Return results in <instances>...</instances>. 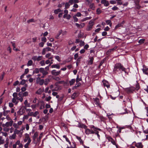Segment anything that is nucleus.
<instances>
[{"mask_svg": "<svg viewBox=\"0 0 148 148\" xmlns=\"http://www.w3.org/2000/svg\"><path fill=\"white\" fill-rule=\"evenodd\" d=\"M126 69L121 64L119 63H116L114 66V71L115 72L121 70L124 71L125 73H126L125 71Z\"/></svg>", "mask_w": 148, "mask_h": 148, "instance_id": "1", "label": "nucleus"}, {"mask_svg": "<svg viewBox=\"0 0 148 148\" xmlns=\"http://www.w3.org/2000/svg\"><path fill=\"white\" fill-rule=\"evenodd\" d=\"M27 142L25 145L24 147L25 148H27L31 142V140L29 137V134L26 133L25 134V138L24 139V141L25 143Z\"/></svg>", "mask_w": 148, "mask_h": 148, "instance_id": "2", "label": "nucleus"}, {"mask_svg": "<svg viewBox=\"0 0 148 148\" xmlns=\"http://www.w3.org/2000/svg\"><path fill=\"white\" fill-rule=\"evenodd\" d=\"M13 148H22L23 147V145L19 140H18L16 142L15 144L13 145Z\"/></svg>", "mask_w": 148, "mask_h": 148, "instance_id": "3", "label": "nucleus"}, {"mask_svg": "<svg viewBox=\"0 0 148 148\" xmlns=\"http://www.w3.org/2000/svg\"><path fill=\"white\" fill-rule=\"evenodd\" d=\"M44 80L41 79L40 77H37L36 78V83L39 84L40 86H42L44 84Z\"/></svg>", "mask_w": 148, "mask_h": 148, "instance_id": "4", "label": "nucleus"}, {"mask_svg": "<svg viewBox=\"0 0 148 148\" xmlns=\"http://www.w3.org/2000/svg\"><path fill=\"white\" fill-rule=\"evenodd\" d=\"M133 1H134V2L135 4V7L136 9L139 10L141 8H143L144 7V6H141L140 5L139 3L140 0H133Z\"/></svg>", "mask_w": 148, "mask_h": 148, "instance_id": "5", "label": "nucleus"}, {"mask_svg": "<svg viewBox=\"0 0 148 148\" xmlns=\"http://www.w3.org/2000/svg\"><path fill=\"white\" fill-rule=\"evenodd\" d=\"M94 24V22L92 20L90 21L89 22V25L86 28V30L87 31L90 30L92 28V27Z\"/></svg>", "mask_w": 148, "mask_h": 148, "instance_id": "6", "label": "nucleus"}, {"mask_svg": "<svg viewBox=\"0 0 148 148\" xmlns=\"http://www.w3.org/2000/svg\"><path fill=\"white\" fill-rule=\"evenodd\" d=\"M52 50V51H53L54 50L53 49H51L50 47H47L46 48H44L42 51V55H45L47 52L51 51Z\"/></svg>", "mask_w": 148, "mask_h": 148, "instance_id": "7", "label": "nucleus"}, {"mask_svg": "<svg viewBox=\"0 0 148 148\" xmlns=\"http://www.w3.org/2000/svg\"><path fill=\"white\" fill-rule=\"evenodd\" d=\"M132 145L138 148H142L143 147V145L141 142L136 143L134 142Z\"/></svg>", "mask_w": 148, "mask_h": 148, "instance_id": "8", "label": "nucleus"}, {"mask_svg": "<svg viewBox=\"0 0 148 148\" xmlns=\"http://www.w3.org/2000/svg\"><path fill=\"white\" fill-rule=\"evenodd\" d=\"M135 88L134 87L131 86L129 88H127L125 89V91L128 93H132L135 90Z\"/></svg>", "mask_w": 148, "mask_h": 148, "instance_id": "9", "label": "nucleus"}, {"mask_svg": "<svg viewBox=\"0 0 148 148\" xmlns=\"http://www.w3.org/2000/svg\"><path fill=\"white\" fill-rule=\"evenodd\" d=\"M107 138L109 141L111 142L113 145H115L116 148H118V145L116 144L115 140L113 139L112 137L110 136H108L107 137Z\"/></svg>", "mask_w": 148, "mask_h": 148, "instance_id": "10", "label": "nucleus"}, {"mask_svg": "<svg viewBox=\"0 0 148 148\" xmlns=\"http://www.w3.org/2000/svg\"><path fill=\"white\" fill-rule=\"evenodd\" d=\"M26 109L25 107H21L19 110L18 111L17 113L20 115L23 114L25 112V110Z\"/></svg>", "mask_w": 148, "mask_h": 148, "instance_id": "11", "label": "nucleus"}, {"mask_svg": "<svg viewBox=\"0 0 148 148\" xmlns=\"http://www.w3.org/2000/svg\"><path fill=\"white\" fill-rule=\"evenodd\" d=\"M13 121H11L7 122L5 124H3L2 125V126L3 127H9V126H12L13 125Z\"/></svg>", "mask_w": 148, "mask_h": 148, "instance_id": "12", "label": "nucleus"}, {"mask_svg": "<svg viewBox=\"0 0 148 148\" xmlns=\"http://www.w3.org/2000/svg\"><path fill=\"white\" fill-rule=\"evenodd\" d=\"M85 129V132L86 134L89 135L90 134H94L95 133V132L92 130L88 129L87 128Z\"/></svg>", "mask_w": 148, "mask_h": 148, "instance_id": "13", "label": "nucleus"}, {"mask_svg": "<svg viewBox=\"0 0 148 148\" xmlns=\"http://www.w3.org/2000/svg\"><path fill=\"white\" fill-rule=\"evenodd\" d=\"M38 132H35L34 133V134L32 137V139L33 140L34 143H36L38 142L37 141V140L36 141V139L38 137Z\"/></svg>", "mask_w": 148, "mask_h": 148, "instance_id": "14", "label": "nucleus"}, {"mask_svg": "<svg viewBox=\"0 0 148 148\" xmlns=\"http://www.w3.org/2000/svg\"><path fill=\"white\" fill-rule=\"evenodd\" d=\"M103 85L104 87H106L108 88L110 87V85L108 82L106 80H103L102 81Z\"/></svg>", "mask_w": 148, "mask_h": 148, "instance_id": "15", "label": "nucleus"}, {"mask_svg": "<svg viewBox=\"0 0 148 148\" xmlns=\"http://www.w3.org/2000/svg\"><path fill=\"white\" fill-rule=\"evenodd\" d=\"M61 73V71H57L56 70H53L51 71V73L52 75H55L57 76L60 75Z\"/></svg>", "mask_w": 148, "mask_h": 148, "instance_id": "16", "label": "nucleus"}, {"mask_svg": "<svg viewBox=\"0 0 148 148\" xmlns=\"http://www.w3.org/2000/svg\"><path fill=\"white\" fill-rule=\"evenodd\" d=\"M101 3L103 4L105 6H108L109 5V1L107 0H101Z\"/></svg>", "mask_w": 148, "mask_h": 148, "instance_id": "17", "label": "nucleus"}, {"mask_svg": "<svg viewBox=\"0 0 148 148\" xmlns=\"http://www.w3.org/2000/svg\"><path fill=\"white\" fill-rule=\"evenodd\" d=\"M40 72L43 75H46L48 73V72L45 71L44 69L42 68H40Z\"/></svg>", "mask_w": 148, "mask_h": 148, "instance_id": "18", "label": "nucleus"}, {"mask_svg": "<svg viewBox=\"0 0 148 148\" xmlns=\"http://www.w3.org/2000/svg\"><path fill=\"white\" fill-rule=\"evenodd\" d=\"M143 73L146 75L148 74V68L145 66H143Z\"/></svg>", "mask_w": 148, "mask_h": 148, "instance_id": "19", "label": "nucleus"}, {"mask_svg": "<svg viewBox=\"0 0 148 148\" xmlns=\"http://www.w3.org/2000/svg\"><path fill=\"white\" fill-rule=\"evenodd\" d=\"M40 110L44 109L45 108V103L43 101H40Z\"/></svg>", "mask_w": 148, "mask_h": 148, "instance_id": "20", "label": "nucleus"}, {"mask_svg": "<svg viewBox=\"0 0 148 148\" xmlns=\"http://www.w3.org/2000/svg\"><path fill=\"white\" fill-rule=\"evenodd\" d=\"M43 90H42V89L40 88L35 93L36 94L40 95L42 94V92H43Z\"/></svg>", "mask_w": 148, "mask_h": 148, "instance_id": "21", "label": "nucleus"}, {"mask_svg": "<svg viewBox=\"0 0 148 148\" xmlns=\"http://www.w3.org/2000/svg\"><path fill=\"white\" fill-rule=\"evenodd\" d=\"M78 127L82 128H84L85 129H86L87 128V126L83 123H79L78 124Z\"/></svg>", "mask_w": 148, "mask_h": 148, "instance_id": "22", "label": "nucleus"}, {"mask_svg": "<svg viewBox=\"0 0 148 148\" xmlns=\"http://www.w3.org/2000/svg\"><path fill=\"white\" fill-rule=\"evenodd\" d=\"M59 84V83L58 82H56L55 83V86H56V87L54 89L52 90V91H57L58 90L59 88H58V84Z\"/></svg>", "mask_w": 148, "mask_h": 148, "instance_id": "23", "label": "nucleus"}, {"mask_svg": "<svg viewBox=\"0 0 148 148\" xmlns=\"http://www.w3.org/2000/svg\"><path fill=\"white\" fill-rule=\"evenodd\" d=\"M24 128L23 129H21L20 130H18L17 129H15L14 130V133L16 135V134H18L21 132L24 129Z\"/></svg>", "mask_w": 148, "mask_h": 148, "instance_id": "24", "label": "nucleus"}, {"mask_svg": "<svg viewBox=\"0 0 148 148\" xmlns=\"http://www.w3.org/2000/svg\"><path fill=\"white\" fill-rule=\"evenodd\" d=\"M51 67L52 68H56L59 69L60 68V66L59 64H53L51 65Z\"/></svg>", "mask_w": 148, "mask_h": 148, "instance_id": "25", "label": "nucleus"}, {"mask_svg": "<svg viewBox=\"0 0 148 148\" xmlns=\"http://www.w3.org/2000/svg\"><path fill=\"white\" fill-rule=\"evenodd\" d=\"M76 137L79 141L80 143L83 145V141L81 137L77 136H76Z\"/></svg>", "mask_w": 148, "mask_h": 148, "instance_id": "26", "label": "nucleus"}, {"mask_svg": "<svg viewBox=\"0 0 148 148\" xmlns=\"http://www.w3.org/2000/svg\"><path fill=\"white\" fill-rule=\"evenodd\" d=\"M93 0H85V3L86 5H89L92 2Z\"/></svg>", "mask_w": 148, "mask_h": 148, "instance_id": "27", "label": "nucleus"}, {"mask_svg": "<svg viewBox=\"0 0 148 148\" xmlns=\"http://www.w3.org/2000/svg\"><path fill=\"white\" fill-rule=\"evenodd\" d=\"M90 60L88 61V64H89L91 65L93 64L94 58L93 57H91L89 58Z\"/></svg>", "mask_w": 148, "mask_h": 148, "instance_id": "28", "label": "nucleus"}, {"mask_svg": "<svg viewBox=\"0 0 148 148\" xmlns=\"http://www.w3.org/2000/svg\"><path fill=\"white\" fill-rule=\"evenodd\" d=\"M40 71V68L38 69V68H36L33 71V73H38Z\"/></svg>", "mask_w": 148, "mask_h": 148, "instance_id": "29", "label": "nucleus"}, {"mask_svg": "<svg viewBox=\"0 0 148 148\" xmlns=\"http://www.w3.org/2000/svg\"><path fill=\"white\" fill-rule=\"evenodd\" d=\"M11 43L12 44V46L13 47V49L14 50H15L16 51H19V50L17 49H16V47H15V44L14 43L12 42H11Z\"/></svg>", "mask_w": 148, "mask_h": 148, "instance_id": "30", "label": "nucleus"}, {"mask_svg": "<svg viewBox=\"0 0 148 148\" xmlns=\"http://www.w3.org/2000/svg\"><path fill=\"white\" fill-rule=\"evenodd\" d=\"M12 102L15 104L16 105H17L18 102V101L15 98H13L12 99Z\"/></svg>", "mask_w": 148, "mask_h": 148, "instance_id": "31", "label": "nucleus"}, {"mask_svg": "<svg viewBox=\"0 0 148 148\" xmlns=\"http://www.w3.org/2000/svg\"><path fill=\"white\" fill-rule=\"evenodd\" d=\"M43 135V133H41V134L40 135L39 137L37 138V141L38 142H39L40 141L41 138L42 137Z\"/></svg>", "mask_w": 148, "mask_h": 148, "instance_id": "32", "label": "nucleus"}, {"mask_svg": "<svg viewBox=\"0 0 148 148\" xmlns=\"http://www.w3.org/2000/svg\"><path fill=\"white\" fill-rule=\"evenodd\" d=\"M50 80L48 78H47L45 79L44 80V84L45 85H47L48 83L50 82Z\"/></svg>", "mask_w": 148, "mask_h": 148, "instance_id": "33", "label": "nucleus"}, {"mask_svg": "<svg viewBox=\"0 0 148 148\" xmlns=\"http://www.w3.org/2000/svg\"><path fill=\"white\" fill-rule=\"evenodd\" d=\"M89 7L92 10H94L95 9V4L93 3H91L89 5Z\"/></svg>", "mask_w": 148, "mask_h": 148, "instance_id": "34", "label": "nucleus"}, {"mask_svg": "<svg viewBox=\"0 0 148 148\" xmlns=\"http://www.w3.org/2000/svg\"><path fill=\"white\" fill-rule=\"evenodd\" d=\"M10 112V111L9 110L3 111V114L4 116H7L6 115H7V114Z\"/></svg>", "mask_w": 148, "mask_h": 148, "instance_id": "35", "label": "nucleus"}, {"mask_svg": "<svg viewBox=\"0 0 148 148\" xmlns=\"http://www.w3.org/2000/svg\"><path fill=\"white\" fill-rule=\"evenodd\" d=\"M123 23H121L118 24L114 28L115 29H117L119 27L122 26L123 25Z\"/></svg>", "mask_w": 148, "mask_h": 148, "instance_id": "36", "label": "nucleus"}, {"mask_svg": "<svg viewBox=\"0 0 148 148\" xmlns=\"http://www.w3.org/2000/svg\"><path fill=\"white\" fill-rule=\"evenodd\" d=\"M91 17L90 16L89 17H87L85 18L82 19L81 21L82 22H84V21H86V20H90V19H91Z\"/></svg>", "mask_w": 148, "mask_h": 148, "instance_id": "37", "label": "nucleus"}, {"mask_svg": "<svg viewBox=\"0 0 148 148\" xmlns=\"http://www.w3.org/2000/svg\"><path fill=\"white\" fill-rule=\"evenodd\" d=\"M61 11L60 9L58 8L55 10L54 11V12L55 14H57L59 12Z\"/></svg>", "mask_w": 148, "mask_h": 148, "instance_id": "38", "label": "nucleus"}, {"mask_svg": "<svg viewBox=\"0 0 148 148\" xmlns=\"http://www.w3.org/2000/svg\"><path fill=\"white\" fill-rule=\"evenodd\" d=\"M33 64V61L31 60H29L27 64V66H31Z\"/></svg>", "mask_w": 148, "mask_h": 148, "instance_id": "39", "label": "nucleus"}, {"mask_svg": "<svg viewBox=\"0 0 148 148\" xmlns=\"http://www.w3.org/2000/svg\"><path fill=\"white\" fill-rule=\"evenodd\" d=\"M75 79H71V80H70L69 82L70 85L71 86L73 84L75 83Z\"/></svg>", "mask_w": 148, "mask_h": 148, "instance_id": "40", "label": "nucleus"}, {"mask_svg": "<svg viewBox=\"0 0 148 148\" xmlns=\"http://www.w3.org/2000/svg\"><path fill=\"white\" fill-rule=\"evenodd\" d=\"M70 6L69 3L67 2L65 4V9H66L69 8Z\"/></svg>", "mask_w": 148, "mask_h": 148, "instance_id": "41", "label": "nucleus"}, {"mask_svg": "<svg viewBox=\"0 0 148 148\" xmlns=\"http://www.w3.org/2000/svg\"><path fill=\"white\" fill-rule=\"evenodd\" d=\"M16 135L14 133L12 135L10 136L9 138L10 139H15L16 137Z\"/></svg>", "mask_w": 148, "mask_h": 148, "instance_id": "42", "label": "nucleus"}, {"mask_svg": "<svg viewBox=\"0 0 148 148\" xmlns=\"http://www.w3.org/2000/svg\"><path fill=\"white\" fill-rule=\"evenodd\" d=\"M77 96V93L76 92H74L71 96V97L73 99H74Z\"/></svg>", "mask_w": 148, "mask_h": 148, "instance_id": "43", "label": "nucleus"}, {"mask_svg": "<svg viewBox=\"0 0 148 148\" xmlns=\"http://www.w3.org/2000/svg\"><path fill=\"white\" fill-rule=\"evenodd\" d=\"M140 87L139 83L138 82H137L136 84V88L135 89L136 90H138L140 88Z\"/></svg>", "mask_w": 148, "mask_h": 148, "instance_id": "44", "label": "nucleus"}, {"mask_svg": "<svg viewBox=\"0 0 148 148\" xmlns=\"http://www.w3.org/2000/svg\"><path fill=\"white\" fill-rule=\"evenodd\" d=\"M62 32V30H61L58 33V34L56 36L55 38L57 39H58L59 38V36L61 34V33Z\"/></svg>", "mask_w": 148, "mask_h": 148, "instance_id": "45", "label": "nucleus"}, {"mask_svg": "<svg viewBox=\"0 0 148 148\" xmlns=\"http://www.w3.org/2000/svg\"><path fill=\"white\" fill-rule=\"evenodd\" d=\"M4 140L2 136H0V145L2 144H3L4 143Z\"/></svg>", "mask_w": 148, "mask_h": 148, "instance_id": "46", "label": "nucleus"}, {"mask_svg": "<svg viewBox=\"0 0 148 148\" xmlns=\"http://www.w3.org/2000/svg\"><path fill=\"white\" fill-rule=\"evenodd\" d=\"M63 137L65 138V139H66V141L68 142L71 145V142H70V140H69V139H68V138H67L66 136V135H63Z\"/></svg>", "mask_w": 148, "mask_h": 148, "instance_id": "47", "label": "nucleus"}, {"mask_svg": "<svg viewBox=\"0 0 148 148\" xmlns=\"http://www.w3.org/2000/svg\"><path fill=\"white\" fill-rule=\"evenodd\" d=\"M18 101L19 100L21 102H22L23 101V97H17L15 98Z\"/></svg>", "mask_w": 148, "mask_h": 148, "instance_id": "48", "label": "nucleus"}, {"mask_svg": "<svg viewBox=\"0 0 148 148\" xmlns=\"http://www.w3.org/2000/svg\"><path fill=\"white\" fill-rule=\"evenodd\" d=\"M145 40V39H141L138 41V42L140 43V44H141L143 43Z\"/></svg>", "mask_w": 148, "mask_h": 148, "instance_id": "49", "label": "nucleus"}, {"mask_svg": "<svg viewBox=\"0 0 148 148\" xmlns=\"http://www.w3.org/2000/svg\"><path fill=\"white\" fill-rule=\"evenodd\" d=\"M13 126L15 128V129H17L19 128V126L16 123H14L13 124Z\"/></svg>", "mask_w": 148, "mask_h": 148, "instance_id": "50", "label": "nucleus"}, {"mask_svg": "<svg viewBox=\"0 0 148 148\" xmlns=\"http://www.w3.org/2000/svg\"><path fill=\"white\" fill-rule=\"evenodd\" d=\"M101 12L102 11L100 8H98L97 9L96 12L97 14H100Z\"/></svg>", "mask_w": 148, "mask_h": 148, "instance_id": "51", "label": "nucleus"}, {"mask_svg": "<svg viewBox=\"0 0 148 148\" xmlns=\"http://www.w3.org/2000/svg\"><path fill=\"white\" fill-rule=\"evenodd\" d=\"M94 131L95 132V133L96 134L97 136L99 138L100 137V135L99 134V132L98 131H96V129L95 128L94 129Z\"/></svg>", "mask_w": 148, "mask_h": 148, "instance_id": "52", "label": "nucleus"}, {"mask_svg": "<svg viewBox=\"0 0 148 148\" xmlns=\"http://www.w3.org/2000/svg\"><path fill=\"white\" fill-rule=\"evenodd\" d=\"M117 2V3L118 5H121L123 4V3L121 1L122 0H115Z\"/></svg>", "mask_w": 148, "mask_h": 148, "instance_id": "53", "label": "nucleus"}, {"mask_svg": "<svg viewBox=\"0 0 148 148\" xmlns=\"http://www.w3.org/2000/svg\"><path fill=\"white\" fill-rule=\"evenodd\" d=\"M27 81V80H26L24 79H23L21 82L20 84L21 85H24L25 84V82Z\"/></svg>", "mask_w": 148, "mask_h": 148, "instance_id": "54", "label": "nucleus"}, {"mask_svg": "<svg viewBox=\"0 0 148 148\" xmlns=\"http://www.w3.org/2000/svg\"><path fill=\"white\" fill-rule=\"evenodd\" d=\"M29 116L28 114L24 115L23 118V120H24L25 119H27L29 117Z\"/></svg>", "mask_w": 148, "mask_h": 148, "instance_id": "55", "label": "nucleus"}, {"mask_svg": "<svg viewBox=\"0 0 148 148\" xmlns=\"http://www.w3.org/2000/svg\"><path fill=\"white\" fill-rule=\"evenodd\" d=\"M82 78L81 77L79 78V75H78L77 76V77L76 79V82H78L79 81H81L82 80Z\"/></svg>", "mask_w": 148, "mask_h": 148, "instance_id": "56", "label": "nucleus"}, {"mask_svg": "<svg viewBox=\"0 0 148 148\" xmlns=\"http://www.w3.org/2000/svg\"><path fill=\"white\" fill-rule=\"evenodd\" d=\"M51 97L49 96L47 97H46L45 99V100L47 101H49L51 100Z\"/></svg>", "mask_w": 148, "mask_h": 148, "instance_id": "57", "label": "nucleus"}, {"mask_svg": "<svg viewBox=\"0 0 148 148\" xmlns=\"http://www.w3.org/2000/svg\"><path fill=\"white\" fill-rule=\"evenodd\" d=\"M6 119H7L8 121H12L11 118L9 116V115H7L6 116Z\"/></svg>", "mask_w": 148, "mask_h": 148, "instance_id": "58", "label": "nucleus"}, {"mask_svg": "<svg viewBox=\"0 0 148 148\" xmlns=\"http://www.w3.org/2000/svg\"><path fill=\"white\" fill-rule=\"evenodd\" d=\"M41 41L42 42H44V43L45 42L47 41L46 38L45 37H42L41 38Z\"/></svg>", "mask_w": 148, "mask_h": 148, "instance_id": "59", "label": "nucleus"}, {"mask_svg": "<svg viewBox=\"0 0 148 148\" xmlns=\"http://www.w3.org/2000/svg\"><path fill=\"white\" fill-rule=\"evenodd\" d=\"M40 64L42 66H43L45 65V62L44 60H43L40 62Z\"/></svg>", "mask_w": 148, "mask_h": 148, "instance_id": "60", "label": "nucleus"}, {"mask_svg": "<svg viewBox=\"0 0 148 148\" xmlns=\"http://www.w3.org/2000/svg\"><path fill=\"white\" fill-rule=\"evenodd\" d=\"M28 95V93L27 92H25L23 93V97L27 96Z\"/></svg>", "mask_w": 148, "mask_h": 148, "instance_id": "61", "label": "nucleus"}, {"mask_svg": "<svg viewBox=\"0 0 148 148\" xmlns=\"http://www.w3.org/2000/svg\"><path fill=\"white\" fill-rule=\"evenodd\" d=\"M39 114V112L38 111H36L35 112H34L33 116L34 117H36L38 114Z\"/></svg>", "mask_w": 148, "mask_h": 148, "instance_id": "62", "label": "nucleus"}, {"mask_svg": "<svg viewBox=\"0 0 148 148\" xmlns=\"http://www.w3.org/2000/svg\"><path fill=\"white\" fill-rule=\"evenodd\" d=\"M55 58L59 62L61 61L60 59L59 56H57L55 57Z\"/></svg>", "mask_w": 148, "mask_h": 148, "instance_id": "63", "label": "nucleus"}, {"mask_svg": "<svg viewBox=\"0 0 148 148\" xmlns=\"http://www.w3.org/2000/svg\"><path fill=\"white\" fill-rule=\"evenodd\" d=\"M12 96L13 97V98L17 97L18 96V94L16 92H14Z\"/></svg>", "mask_w": 148, "mask_h": 148, "instance_id": "64", "label": "nucleus"}]
</instances>
